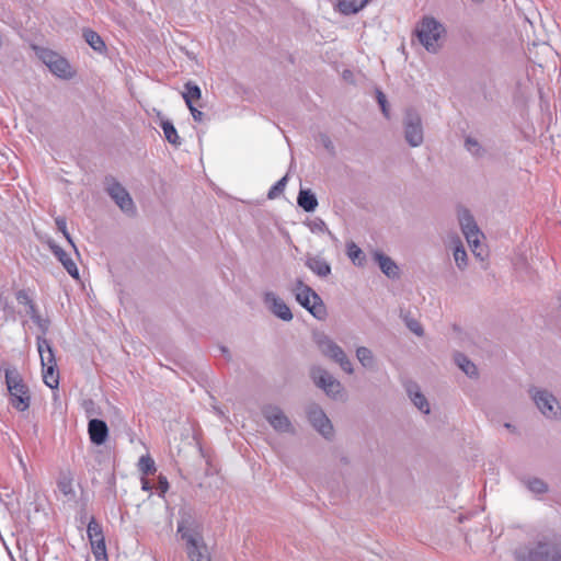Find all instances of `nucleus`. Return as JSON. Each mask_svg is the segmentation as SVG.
<instances>
[{
	"label": "nucleus",
	"mask_w": 561,
	"mask_h": 561,
	"mask_svg": "<svg viewBox=\"0 0 561 561\" xmlns=\"http://www.w3.org/2000/svg\"><path fill=\"white\" fill-rule=\"evenodd\" d=\"M4 379L10 404L19 412H25L31 405V393L22 375L15 367L4 369Z\"/></svg>",
	"instance_id": "nucleus-1"
},
{
	"label": "nucleus",
	"mask_w": 561,
	"mask_h": 561,
	"mask_svg": "<svg viewBox=\"0 0 561 561\" xmlns=\"http://www.w3.org/2000/svg\"><path fill=\"white\" fill-rule=\"evenodd\" d=\"M516 561H561V550L551 542L538 541L516 549Z\"/></svg>",
	"instance_id": "nucleus-2"
},
{
	"label": "nucleus",
	"mask_w": 561,
	"mask_h": 561,
	"mask_svg": "<svg viewBox=\"0 0 561 561\" xmlns=\"http://www.w3.org/2000/svg\"><path fill=\"white\" fill-rule=\"evenodd\" d=\"M420 43L430 53H437L443 44L445 27L434 18H424L416 28Z\"/></svg>",
	"instance_id": "nucleus-3"
},
{
	"label": "nucleus",
	"mask_w": 561,
	"mask_h": 561,
	"mask_svg": "<svg viewBox=\"0 0 561 561\" xmlns=\"http://www.w3.org/2000/svg\"><path fill=\"white\" fill-rule=\"evenodd\" d=\"M299 305L306 308L316 319L327 318V308L320 296L302 280H296L293 289Z\"/></svg>",
	"instance_id": "nucleus-4"
},
{
	"label": "nucleus",
	"mask_w": 561,
	"mask_h": 561,
	"mask_svg": "<svg viewBox=\"0 0 561 561\" xmlns=\"http://www.w3.org/2000/svg\"><path fill=\"white\" fill-rule=\"evenodd\" d=\"M458 221L461 228V231L472 251L474 256L480 260H484L485 251L481 243V239H483V233L477 226L472 215L469 210L461 208L458 210Z\"/></svg>",
	"instance_id": "nucleus-5"
},
{
	"label": "nucleus",
	"mask_w": 561,
	"mask_h": 561,
	"mask_svg": "<svg viewBox=\"0 0 561 561\" xmlns=\"http://www.w3.org/2000/svg\"><path fill=\"white\" fill-rule=\"evenodd\" d=\"M316 345L322 356L336 363L344 373L348 375L354 373V366L351 359L333 339L325 334H319L316 337Z\"/></svg>",
	"instance_id": "nucleus-6"
},
{
	"label": "nucleus",
	"mask_w": 561,
	"mask_h": 561,
	"mask_svg": "<svg viewBox=\"0 0 561 561\" xmlns=\"http://www.w3.org/2000/svg\"><path fill=\"white\" fill-rule=\"evenodd\" d=\"M529 393L536 408L547 420H561V403L553 393L541 388H533Z\"/></svg>",
	"instance_id": "nucleus-7"
},
{
	"label": "nucleus",
	"mask_w": 561,
	"mask_h": 561,
	"mask_svg": "<svg viewBox=\"0 0 561 561\" xmlns=\"http://www.w3.org/2000/svg\"><path fill=\"white\" fill-rule=\"evenodd\" d=\"M37 56L56 77L69 80L76 76V71L69 61L58 53L48 48H41L37 50Z\"/></svg>",
	"instance_id": "nucleus-8"
},
{
	"label": "nucleus",
	"mask_w": 561,
	"mask_h": 561,
	"mask_svg": "<svg viewBox=\"0 0 561 561\" xmlns=\"http://www.w3.org/2000/svg\"><path fill=\"white\" fill-rule=\"evenodd\" d=\"M310 377L314 385L323 390L332 399H339L343 394L342 383L327 369L321 366H313L310 370Z\"/></svg>",
	"instance_id": "nucleus-9"
},
{
	"label": "nucleus",
	"mask_w": 561,
	"mask_h": 561,
	"mask_svg": "<svg viewBox=\"0 0 561 561\" xmlns=\"http://www.w3.org/2000/svg\"><path fill=\"white\" fill-rule=\"evenodd\" d=\"M404 139L411 147H420L424 141V128L421 115L409 110L403 117Z\"/></svg>",
	"instance_id": "nucleus-10"
},
{
	"label": "nucleus",
	"mask_w": 561,
	"mask_h": 561,
	"mask_svg": "<svg viewBox=\"0 0 561 561\" xmlns=\"http://www.w3.org/2000/svg\"><path fill=\"white\" fill-rule=\"evenodd\" d=\"M178 535L186 543L204 539L203 526L190 512H182L178 523Z\"/></svg>",
	"instance_id": "nucleus-11"
},
{
	"label": "nucleus",
	"mask_w": 561,
	"mask_h": 561,
	"mask_svg": "<svg viewBox=\"0 0 561 561\" xmlns=\"http://www.w3.org/2000/svg\"><path fill=\"white\" fill-rule=\"evenodd\" d=\"M106 191L116 205L126 214H134L135 205L124 186H122L115 180H107Z\"/></svg>",
	"instance_id": "nucleus-12"
},
{
	"label": "nucleus",
	"mask_w": 561,
	"mask_h": 561,
	"mask_svg": "<svg viewBox=\"0 0 561 561\" xmlns=\"http://www.w3.org/2000/svg\"><path fill=\"white\" fill-rule=\"evenodd\" d=\"M262 414L265 417V420L268 422V424L279 433H291L293 432V425L287 417V415L284 413V411L276 407V405H265L262 409Z\"/></svg>",
	"instance_id": "nucleus-13"
},
{
	"label": "nucleus",
	"mask_w": 561,
	"mask_h": 561,
	"mask_svg": "<svg viewBox=\"0 0 561 561\" xmlns=\"http://www.w3.org/2000/svg\"><path fill=\"white\" fill-rule=\"evenodd\" d=\"M308 419L314 430L318 431L322 436L325 438L333 436V425L321 408L318 405H311L308 409Z\"/></svg>",
	"instance_id": "nucleus-14"
},
{
	"label": "nucleus",
	"mask_w": 561,
	"mask_h": 561,
	"mask_svg": "<svg viewBox=\"0 0 561 561\" xmlns=\"http://www.w3.org/2000/svg\"><path fill=\"white\" fill-rule=\"evenodd\" d=\"M263 301L271 312L283 321H290L293 313L286 302L273 291L264 294Z\"/></svg>",
	"instance_id": "nucleus-15"
},
{
	"label": "nucleus",
	"mask_w": 561,
	"mask_h": 561,
	"mask_svg": "<svg viewBox=\"0 0 561 561\" xmlns=\"http://www.w3.org/2000/svg\"><path fill=\"white\" fill-rule=\"evenodd\" d=\"M446 245L453 251L455 263L459 270H465L468 265V255L457 234H450L446 239Z\"/></svg>",
	"instance_id": "nucleus-16"
},
{
	"label": "nucleus",
	"mask_w": 561,
	"mask_h": 561,
	"mask_svg": "<svg viewBox=\"0 0 561 561\" xmlns=\"http://www.w3.org/2000/svg\"><path fill=\"white\" fill-rule=\"evenodd\" d=\"M48 248L54 253V255L58 259V261L62 264L68 274L78 279L79 278V270L77 267L76 262L70 257L68 253H66L58 244H56L53 240L47 241Z\"/></svg>",
	"instance_id": "nucleus-17"
},
{
	"label": "nucleus",
	"mask_w": 561,
	"mask_h": 561,
	"mask_svg": "<svg viewBox=\"0 0 561 561\" xmlns=\"http://www.w3.org/2000/svg\"><path fill=\"white\" fill-rule=\"evenodd\" d=\"M88 433L93 444L102 445L107 439L108 428L104 421L92 419L88 424Z\"/></svg>",
	"instance_id": "nucleus-18"
},
{
	"label": "nucleus",
	"mask_w": 561,
	"mask_h": 561,
	"mask_svg": "<svg viewBox=\"0 0 561 561\" xmlns=\"http://www.w3.org/2000/svg\"><path fill=\"white\" fill-rule=\"evenodd\" d=\"M36 345L39 353L42 367L57 366L55 353L49 341L44 336H37Z\"/></svg>",
	"instance_id": "nucleus-19"
},
{
	"label": "nucleus",
	"mask_w": 561,
	"mask_h": 561,
	"mask_svg": "<svg viewBox=\"0 0 561 561\" xmlns=\"http://www.w3.org/2000/svg\"><path fill=\"white\" fill-rule=\"evenodd\" d=\"M185 548L191 561H210V553L204 539L186 543Z\"/></svg>",
	"instance_id": "nucleus-20"
},
{
	"label": "nucleus",
	"mask_w": 561,
	"mask_h": 561,
	"mask_svg": "<svg viewBox=\"0 0 561 561\" xmlns=\"http://www.w3.org/2000/svg\"><path fill=\"white\" fill-rule=\"evenodd\" d=\"M306 266L319 277H328L331 274V265L320 255H308Z\"/></svg>",
	"instance_id": "nucleus-21"
},
{
	"label": "nucleus",
	"mask_w": 561,
	"mask_h": 561,
	"mask_svg": "<svg viewBox=\"0 0 561 561\" xmlns=\"http://www.w3.org/2000/svg\"><path fill=\"white\" fill-rule=\"evenodd\" d=\"M374 259L385 275L390 278H397L399 276V267L391 257L376 251L374 253Z\"/></svg>",
	"instance_id": "nucleus-22"
},
{
	"label": "nucleus",
	"mask_w": 561,
	"mask_h": 561,
	"mask_svg": "<svg viewBox=\"0 0 561 561\" xmlns=\"http://www.w3.org/2000/svg\"><path fill=\"white\" fill-rule=\"evenodd\" d=\"M408 394L413 404L424 414H428L431 411L430 403L425 396L421 392L419 386L411 385L408 387Z\"/></svg>",
	"instance_id": "nucleus-23"
},
{
	"label": "nucleus",
	"mask_w": 561,
	"mask_h": 561,
	"mask_svg": "<svg viewBox=\"0 0 561 561\" xmlns=\"http://www.w3.org/2000/svg\"><path fill=\"white\" fill-rule=\"evenodd\" d=\"M370 0H339L336 8L344 15H351L364 9Z\"/></svg>",
	"instance_id": "nucleus-24"
},
{
	"label": "nucleus",
	"mask_w": 561,
	"mask_h": 561,
	"mask_svg": "<svg viewBox=\"0 0 561 561\" xmlns=\"http://www.w3.org/2000/svg\"><path fill=\"white\" fill-rule=\"evenodd\" d=\"M297 203L305 211L311 213L318 206L316 195L310 190H300Z\"/></svg>",
	"instance_id": "nucleus-25"
},
{
	"label": "nucleus",
	"mask_w": 561,
	"mask_h": 561,
	"mask_svg": "<svg viewBox=\"0 0 561 561\" xmlns=\"http://www.w3.org/2000/svg\"><path fill=\"white\" fill-rule=\"evenodd\" d=\"M83 37L85 42L89 44V46L98 51V53H104L106 49L105 43L102 39V37L94 32L93 30L87 28L83 31Z\"/></svg>",
	"instance_id": "nucleus-26"
},
{
	"label": "nucleus",
	"mask_w": 561,
	"mask_h": 561,
	"mask_svg": "<svg viewBox=\"0 0 561 561\" xmlns=\"http://www.w3.org/2000/svg\"><path fill=\"white\" fill-rule=\"evenodd\" d=\"M356 358L364 368L373 369L376 365V358L371 350L366 346H359L356 348Z\"/></svg>",
	"instance_id": "nucleus-27"
},
{
	"label": "nucleus",
	"mask_w": 561,
	"mask_h": 561,
	"mask_svg": "<svg viewBox=\"0 0 561 561\" xmlns=\"http://www.w3.org/2000/svg\"><path fill=\"white\" fill-rule=\"evenodd\" d=\"M455 363L468 377H478L477 366L463 354H456Z\"/></svg>",
	"instance_id": "nucleus-28"
},
{
	"label": "nucleus",
	"mask_w": 561,
	"mask_h": 561,
	"mask_svg": "<svg viewBox=\"0 0 561 561\" xmlns=\"http://www.w3.org/2000/svg\"><path fill=\"white\" fill-rule=\"evenodd\" d=\"M42 371L44 383L51 389H57L59 386V373L57 370V366L42 367Z\"/></svg>",
	"instance_id": "nucleus-29"
},
{
	"label": "nucleus",
	"mask_w": 561,
	"mask_h": 561,
	"mask_svg": "<svg viewBox=\"0 0 561 561\" xmlns=\"http://www.w3.org/2000/svg\"><path fill=\"white\" fill-rule=\"evenodd\" d=\"M346 253L348 259L353 262V264L357 266H364L365 264V254L362 249L354 242H348L346 244Z\"/></svg>",
	"instance_id": "nucleus-30"
},
{
	"label": "nucleus",
	"mask_w": 561,
	"mask_h": 561,
	"mask_svg": "<svg viewBox=\"0 0 561 561\" xmlns=\"http://www.w3.org/2000/svg\"><path fill=\"white\" fill-rule=\"evenodd\" d=\"M184 88L185 91L183 92V99L186 105H194V102L198 101L202 96L199 87L193 82H187Z\"/></svg>",
	"instance_id": "nucleus-31"
},
{
	"label": "nucleus",
	"mask_w": 561,
	"mask_h": 561,
	"mask_svg": "<svg viewBox=\"0 0 561 561\" xmlns=\"http://www.w3.org/2000/svg\"><path fill=\"white\" fill-rule=\"evenodd\" d=\"M526 488L534 494H543L548 491L547 483L538 478H528L524 481Z\"/></svg>",
	"instance_id": "nucleus-32"
},
{
	"label": "nucleus",
	"mask_w": 561,
	"mask_h": 561,
	"mask_svg": "<svg viewBox=\"0 0 561 561\" xmlns=\"http://www.w3.org/2000/svg\"><path fill=\"white\" fill-rule=\"evenodd\" d=\"M161 128L163 130L165 139L170 144L175 145V146L180 145V137L178 135L175 127L173 126V124L171 122L163 121L161 123Z\"/></svg>",
	"instance_id": "nucleus-33"
},
{
	"label": "nucleus",
	"mask_w": 561,
	"mask_h": 561,
	"mask_svg": "<svg viewBox=\"0 0 561 561\" xmlns=\"http://www.w3.org/2000/svg\"><path fill=\"white\" fill-rule=\"evenodd\" d=\"M90 543H91L92 552L95 557V561H107L105 540L101 539V540L92 541Z\"/></svg>",
	"instance_id": "nucleus-34"
},
{
	"label": "nucleus",
	"mask_w": 561,
	"mask_h": 561,
	"mask_svg": "<svg viewBox=\"0 0 561 561\" xmlns=\"http://www.w3.org/2000/svg\"><path fill=\"white\" fill-rule=\"evenodd\" d=\"M138 469L144 474H151L156 471L153 459L149 455H144L138 460Z\"/></svg>",
	"instance_id": "nucleus-35"
},
{
	"label": "nucleus",
	"mask_w": 561,
	"mask_h": 561,
	"mask_svg": "<svg viewBox=\"0 0 561 561\" xmlns=\"http://www.w3.org/2000/svg\"><path fill=\"white\" fill-rule=\"evenodd\" d=\"M87 534L90 542L104 539L102 527L94 519L89 523Z\"/></svg>",
	"instance_id": "nucleus-36"
},
{
	"label": "nucleus",
	"mask_w": 561,
	"mask_h": 561,
	"mask_svg": "<svg viewBox=\"0 0 561 561\" xmlns=\"http://www.w3.org/2000/svg\"><path fill=\"white\" fill-rule=\"evenodd\" d=\"M308 227L312 233H327L332 237V232L328 228L327 224L320 218H314L311 220L308 224Z\"/></svg>",
	"instance_id": "nucleus-37"
},
{
	"label": "nucleus",
	"mask_w": 561,
	"mask_h": 561,
	"mask_svg": "<svg viewBox=\"0 0 561 561\" xmlns=\"http://www.w3.org/2000/svg\"><path fill=\"white\" fill-rule=\"evenodd\" d=\"M58 489L65 495H70L73 493L72 488V479L68 474H64L58 480Z\"/></svg>",
	"instance_id": "nucleus-38"
},
{
	"label": "nucleus",
	"mask_w": 561,
	"mask_h": 561,
	"mask_svg": "<svg viewBox=\"0 0 561 561\" xmlns=\"http://www.w3.org/2000/svg\"><path fill=\"white\" fill-rule=\"evenodd\" d=\"M287 183V175L283 176L279 181H277L268 191V198L273 199L277 197L285 188Z\"/></svg>",
	"instance_id": "nucleus-39"
},
{
	"label": "nucleus",
	"mask_w": 561,
	"mask_h": 561,
	"mask_svg": "<svg viewBox=\"0 0 561 561\" xmlns=\"http://www.w3.org/2000/svg\"><path fill=\"white\" fill-rule=\"evenodd\" d=\"M55 222L58 227V229L61 231V233L64 234V237L67 239V241L71 244V247L73 248L75 252L77 253V248L72 241V238L70 237L68 230H67V222H66V219L64 217H57L55 219Z\"/></svg>",
	"instance_id": "nucleus-40"
},
{
	"label": "nucleus",
	"mask_w": 561,
	"mask_h": 561,
	"mask_svg": "<svg viewBox=\"0 0 561 561\" xmlns=\"http://www.w3.org/2000/svg\"><path fill=\"white\" fill-rule=\"evenodd\" d=\"M376 98H377V102L381 108L382 114L385 115V117L389 118L390 111H389L386 95L381 91H377Z\"/></svg>",
	"instance_id": "nucleus-41"
},
{
	"label": "nucleus",
	"mask_w": 561,
	"mask_h": 561,
	"mask_svg": "<svg viewBox=\"0 0 561 561\" xmlns=\"http://www.w3.org/2000/svg\"><path fill=\"white\" fill-rule=\"evenodd\" d=\"M407 327L410 329L411 332H413L417 336H422L424 334L422 324L415 320V319H407L405 320Z\"/></svg>",
	"instance_id": "nucleus-42"
},
{
	"label": "nucleus",
	"mask_w": 561,
	"mask_h": 561,
	"mask_svg": "<svg viewBox=\"0 0 561 561\" xmlns=\"http://www.w3.org/2000/svg\"><path fill=\"white\" fill-rule=\"evenodd\" d=\"M465 145H466L467 150L469 152H471L472 154H479L480 153L481 147H480L479 142L476 139L467 138Z\"/></svg>",
	"instance_id": "nucleus-43"
},
{
	"label": "nucleus",
	"mask_w": 561,
	"mask_h": 561,
	"mask_svg": "<svg viewBox=\"0 0 561 561\" xmlns=\"http://www.w3.org/2000/svg\"><path fill=\"white\" fill-rule=\"evenodd\" d=\"M34 323L38 327V329L45 334L49 328V321L47 319H43L39 313L32 319Z\"/></svg>",
	"instance_id": "nucleus-44"
},
{
	"label": "nucleus",
	"mask_w": 561,
	"mask_h": 561,
	"mask_svg": "<svg viewBox=\"0 0 561 561\" xmlns=\"http://www.w3.org/2000/svg\"><path fill=\"white\" fill-rule=\"evenodd\" d=\"M16 300L20 305H24L26 307H28L33 304L32 299L28 297V295L24 290L18 291Z\"/></svg>",
	"instance_id": "nucleus-45"
},
{
	"label": "nucleus",
	"mask_w": 561,
	"mask_h": 561,
	"mask_svg": "<svg viewBox=\"0 0 561 561\" xmlns=\"http://www.w3.org/2000/svg\"><path fill=\"white\" fill-rule=\"evenodd\" d=\"M158 489H159L160 495H164V493H167V491L169 490V482L165 477L159 476Z\"/></svg>",
	"instance_id": "nucleus-46"
},
{
	"label": "nucleus",
	"mask_w": 561,
	"mask_h": 561,
	"mask_svg": "<svg viewBox=\"0 0 561 561\" xmlns=\"http://www.w3.org/2000/svg\"><path fill=\"white\" fill-rule=\"evenodd\" d=\"M194 121L195 122H202L203 118H204V114L203 112H201L199 110H197L194 105H191V106H187Z\"/></svg>",
	"instance_id": "nucleus-47"
},
{
	"label": "nucleus",
	"mask_w": 561,
	"mask_h": 561,
	"mask_svg": "<svg viewBox=\"0 0 561 561\" xmlns=\"http://www.w3.org/2000/svg\"><path fill=\"white\" fill-rule=\"evenodd\" d=\"M26 313L31 317V319H33L34 317H36L38 314L34 302L27 307Z\"/></svg>",
	"instance_id": "nucleus-48"
},
{
	"label": "nucleus",
	"mask_w": 561,
	"mask_h": 561,
	"mask_svg": "<svg viewBox=\"0 0 561 561\" xmlns=\"http://www.w3.org/2000/svg\"><path fill=\"white\" fill-rule=\"evenodd\" d=\"M141 489H142L144 491H146V492L151 491V484H150V482H149L147 479H145V478H142V479H141Z\"/></svg>",
	"instance_id": "nucleus-49"
},
{
	"label": "nucleus",
	"mask_w": 561,
	"mask_h": 561,
	"mask_svg": "<svg viewBox=\"0 0 561 561\" xmlns=\"http://www.w3.org/2000/svg\"><path fill=\"white\" fill-rule=\"evenodd\" d=\"M19 460H20V465L22 466L23 470L26 471V466H25L23 459L20 457Z\"/></svg>",
	"instance_id": "nucleus-50"
}]
</instances>
